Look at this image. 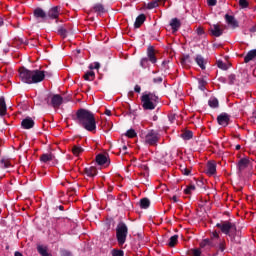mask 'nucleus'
<instances>
[{
	"label": "nucleus",
	"mask_w": 256,
	"mask_h": 256,
	"mask_svg": "<svg viewBox=\"0 0 256 256\" xmlns=\"http://www.w3.org/2000/svg\"><path fill=\"white\" fill-rule=\"evenodd\" d=\"M147 17L145 16V14H140L134 23V27L135 29H139V27H141V25H143V23H145Z\"/></svg>",
	"instance_id": "5701e85b"
},
{
	"label": "nucleus",
	"mask_w": 256,
	"mask_h": 256,
	"mask_svg": "<svg viewBox=\"0 0 256 256\" xmlns=\"http://www.w3.org/2000/svg\"><path fill=\"white\" fill-rule=\"evenodd\" d=\"M14 256H23V254H22L21 252H19V251H16V252L14 253Z\"/></svg>",
	"instance_id": "e2e57ef3"
},
{
	"label": "nucleus",
	"mask_w": 256,
	"mask_h": 256,
	"mask_svg": "<svg viewBox=\"0 0 256 256\" xmlns=\"http://www.w3.org/2000/svg\"><path fill=\"white\" fill-rule=\"evenodd\" d=\"M58 209H59L60 211H64L65 207H63V205H60V206H58Z\"/></svg>",
	"instance_id": "69168bd1"
},
{
	"label": "nucleus",
	"mask_w": 256,
	"mask_h": 256,
	"mask_svg": "<svg viewBox=\"0 0 256 256\" xmlns=\"http://www.w3.org/2000/svg\"><path fill=\"white\" fill-rule=\"evenodd\" d=\"M125 135L129 139H135V137H137V132H135V129L131 128V129L127 130Z\"/></svg>",
	"instance_id": "c9c22d12"
},
{
	"label": "nucleus",
	"mask_w": 256,
	"mask_h": 256,
	"mask_svg": "<svg viewBox=\"0 0 256 256\" xmlns=\"http://www.w3.org/2000/svg\"><path fill=\"white\" fill-rule=\"evenodd\" d=\"M162 67H163L164 71H167V69H169V61L164 60L162 62Z\"/></svg>",
	"instance_id": "864d4df0"
},
{
	"label": "nucleus",
	"mask_w": 256,
	"mask_h": 256,
	"mask_svg": "<svg viewBox=\"0 0 256 256\" xmlns=\"http://www.w3.org/2000/svg\"><path fill=\"white\" fill-rule=\"evenodd\" d=\"M196 33L197 35H205V30L203 29V27H198L196 29Z\"/></svg>",
	"instance_id": "603ef678"
},
{
	"label": "nucleus",
	"mask_w": 256,
	"mask_h": 256,
	"mask_svg": "<svg viewBox=\"0 0 256 256\" xmlns=\"http://www.w3.org/2000/svg\"><path fill=\"white\" fill-rule=\"evenodd\" d=\"M208 105L211 109H217L219 107V100L215 97L208 100Z\"/></svg>",
	"instance_id": "c756f323"
},
{
	"label": "nucleus",
	"mask_w": 256,
	"mask_h": 256,
	"mask_svg": "<svg viewBox=\"0 0 256 256\" xmlns=\"http://www.w3.org/2000/svg\"><path fill=\"white\" fill-rule=\"evenodd\" d=\"M226 23H228L233 29H237L239 27V22L235 19V16H231L229 14L225 15Z\"/></svg>",
	"instance_id": "6ab92c4d"
},
{
	"label": "nucleus",
	"mask_w": 256,
	"mask_h": 256,
	"mask_svg": "<svg viewBox=\"0 0 256 256\" xmlns=\"http://www.w3.org/2000/svg\"><path fill=\"white\" fill-rule=\"evenodd\" d=\"M0 163L4 167V169H9V167H11V162H9L8 159L3 158L0 160Z\"/></svg>",
	"instance_id": "a19ab883"
},
{
	"label": "nucleus",
	"mask_w": 256,
	"mask_h": 256,
	"mask_svg": "<svg viewBox=\"0 0 256 256\" xmlns=\"http://www.w3.org/2000/svg\"><path fill=\"white\" fill-rule=\"evenodd\" d=\"M127 235H129V228L125 222H119L116 227V239L119 247H123L127 241Z\"/></svg>",
	"instance_id": "20e7f679"
},
{
	"label": "nucleus",
	"mask_w": 256,
	"mask_h": 256,
	"mask_svg": "<svg viewBox=\"0 0 256 256\" xmlns=\"http://www.w3.org/2000/svg\"><path fill=\"white\" fill-rule=\"evenodd\" d=\"M181 63H191L190 56L188 54L184 55L181 59Z\"/></svg>",
	"instance_id": "8fccbe9b"
},
{
	"label": "nucleus",
	"mask_w": 256,
	"mask_h": 256,
	"mask_svg": "<svg viewBox=\"0 0 256 256\" xmlns=\"http://www.w3.org/2000/svg\"><path fill=\"white\" fill-rule=\"evenodd\" d=\"M206 175H209V177L215 175L217 173V163L215 161H208L206 165Z\"/></svg>",
	"instance_id": "9b49d317"
},
{
	"label": "nucleus",
	"mask_w": 256,
	"mask_h": 256,
	"mask_svg": "<svg viewBox=\"0 0 256 256\" xmlns=\"http://www.w3.org/2000/svg\"><path fill=\"white\" fill-rule=\"evenodd\" d=\"M195 62L197 63V65H199L200 69L205 70V58H203L201 55H197L195 58Z\"/></svg>",
	"instance_id": "bb28decb"
},
{
	"label": "nucleus",
	"mask_w": 256,
	"mask_h": 256,
	"mask_svg": "<svg viewBox=\"0 0 256 256\" xmlns=\"http://www.w3.org/2000/svg\"><path fill=\"white\" fill-rule=\"evenodd\" d=\"M200 247H201V249H204V247H217V243H215L213 240L207 238V239H204L200 243Z\"/></svg>",
	"instance_id": "393cba45"
},
{
	"label": "nucleus",
	"mask_w": 256,
	"mask_h": 256,
	"mask_svg": "<svg viewBox=\"0 0 256 256\" xmlns=\"http://www.w3.org/2000/svg\"><path fill=\"white\" fill-rule=\"evenodd\" d=\"M159 100V97L155 96V94L149 93V94H144L141 97L142 101V107L146 111H153L157 107V101Z\"/></svg>",
	"instance_id": "39448f33"
},
{
	"label": "nucleus",
	"mask_w": 256,
	"mask_h": 256,
	"mask_svg": "<svg viewBox=\"0 0 256 256\" xmlns=\"http://www.w3.org/2000/svg\"><path fill=\"white\" fill-rule=\"evenodd\" d=\"M85 173L87 174V177H95L97 175V168L94 166H91L89 168H85Z\"/></svg>",
	"instance_id": "c85d7f7f"
},
{
	"label": "nucleus",
	"mask_w": 256,
	"mask_h": 256,
	"mask_svg": "<svg viewBox=\"0 0 256 256\" xmlns=\"http://www.w3.org/2000/svg\"><path fill=\"white\" fill-rule=\"evenodd\" d=\"M209 32L212 37H221V35H223V29L219 24H213L209 28Z\"/></svg>",
	"instance_id": "f8f14e48"
},
{
	"label": "nucleus",
	"mask_w": 256,
	"mask_h": 256,
	"mask_svg": "<svg viewBox=\"0 0 256 256\" xmlns=\"http://www.w3.org/2000/svg\"><path fill=\"white\" fill-rule=\"evenodd\" d=\"M85 151V149L79 145H74L72 147V153L75 157H79V155H81V153H83Z\"/></svg>",
	"instance_id": "cd10ccee"
},
{
	"label": "nucleus",
	"mask_w": 256,
	"mask_h": 256,
	"mask_svg": "<svg viewBox=\"0 0 256 256\" xmlns=\"http://www.w3.org/2000/svg\"><path fill=\"white\" fill-rule=\"evenodd\" d=\"M35 19H42V21H47V13L43 8H36L33 12Z\"/></svg>",
	"instance_id": "4468645a"
},
{
	"label": "nucleus",
	"mask_w": 256,
	"mask_h": 256,
	"mask_svg": "<svg viewBox=\"0 0 256 256\" xmlns=\"http://www.w3.org/2000/svg\"><path fill=\"white\" fill-rule=\"evenodd\" d=\"M188 255L191 256H201V249L199 248H192L188 251Z\"/></svg>",
	"instance_id": "e433bc0d"
},
{
	"label": "nucleus",
	"mask_w": 256,
	"mask_h": 256,
	"mask_svg": "<svg viewBox=\"0 0 256 256\" xmlns=\"http://www.w3.org/2000/svg\"><path fill=\"white\" fill-rule=\"evenodd\" d=\"M182 139L185 141H189V139H193V131L188 130L181 134Z\"/></svg>",
	"instance_id": "72a5a7b5"
},
{
	"label": "nucleus",
	"mask_w": 256,
	"mask_h": 256,
	"mask_svg": "<svg viewBox=\"0 0 256 256\" xmlns=\"http://www.w3.org/2000/svg\"><path fill=\"white\" fill-rule=\"evenodd\" d=\"M235 149H236V151H239L241 149V145H239V144L236 145Z\"/></svg>",
	"instance_id": "338daca9"
},
{
	"label": "nucleus",
	"mask_w": 256,
	"mask_h": 256,
	"mask_svg": "<svg viewBox=\"0 0 256 256\" xmlns=\"http://www.w3.org/2000/svg\"><path fill=\"white\" fill-rule=\"evenodd\" d=\"M62 256H71V252L64 250L62 251Z\"/></svg>",
	"instance_id": "bf43d9fd"
},
{
	"label": "nucleus",
	"mask_w": 256,
	"mask_h": 256,
	"mask_svg": "<svg viewBox=\"0 0 256 256\" xmlns=\"http://www.w3.org/2000/svg\"><path fill=\"white\" fill-rule=\"evenodd\" d=\"M179 243V235H174L170 237L169 242H168V247H175Z\"/></svg>",
	"instance_id": "473e14b6"
},
{
	"label": "nucleus",
	"mask_w": 256,
	"mask_h": 256,
	"mask_svg": "<svg viewBox=\"0 0 256 256\" xmlns=\"http://www.w3.org/2000/svg\"><path fill=\"white\" fill-rule=\"evenodd\" d=\"M57 33L62 37L63 39H66L67 35H69V30H67V26H58Z\"/></svg>",
	"instance_id": "b1692460"
},
{
	"label": "nucleus",
	"mask_w": 256,
	"mask_h": 256,
	"mask_svg": "<svg viewBox=\"0 0 256 256\" xmlns=\"http://www.w3.org/2000/svg\"><path fill=\"white\" fill-rule=\"evenodd\" d=\"M140 137L142 139H145V143L147 145L154 146V145H157V143H159V133L157 131H155V130H149L147 132V134L142 132L140 134Z\"/></svg>",
	"instance_id": "423d86ee"
},
{
	"label": "nucleus",
	"mask_w": 256,
	"mask_h": 256,
	"mask_svg": "<svg viewBox=\"0 0 256 256\" xmlns=\"http://www.w3.org/2000/svg\"><path fill=\"white\" fill-rule=\"evenodd\" d=\"M100 67H101V64L99 62H94V65L91 64L89 66V69H100Z\"/></svg>",
	"instance_id": "3c124183"
},
{
	"label": "nucleus",
	"mask_w": 256,
	"mask_h": 256,
	"mask_svg": "<svg viewBox=\"0 0 256 256\" xmlns=\"http://www.w3.org/2000/svg\"><path fill=\"white\" fill-rule=\"evenodd\" d=\"M74 121L90 133H95L97 131V120H95V114L85 108H80L76 111Z\"/></svg>",
	"instance_id": "f257e3e1"
},
{
	"label": "nucleus",
	"mask_w": 256,
	"mask_h": 256,
	"mask_svg": "<svg viewBox=\"0 0 256 256\" xmlns=\"http://www.w3.org/2000/svg\"><path fill=\"white\" fill-rule=\"evenodd\" d=\"M150 206H151V201L149 200V198H142L140 200L141 209H149Z\"/></svg>",
	"instance_id": "7c9ffc66"
},
{
	"label": "nucleus",
	"mask_w": 256,
	"mask_h": 256,
	"mask_svg": "<svg viewBox=\"0 0 256 256\" xmlns=\"http://www.w3.org/2000/svg\"><path fill=\"white\" fill-rule=\"evenodd\" d=\"M91 11H94V13L101 15V13H105V6H103V4L101 3H97L92 7Z\"/></svg>",
	"instance_id": "a878e982"
},
{
	"label": "nucleus",
	"mask_w": 256,
	"mask_h": 256,
	"mask_svg": "<svg viewBox=\"0 0 256 256\" xmlns=\"http://www.w3.org/2000/svg\"><path fill=\"white\" fill-rule=\"evenodd\" d=\"M159 1H154L148 3L147 9H155L156 7H159Z\"/></svg>",
	"instance_id": "a18cd8bd"
},
{
	"label": "nucleus",
	"mask_w": 256,
	"mask_h": 256,
	"mask_svg": "<svg viewBox=\"0 0 256 256\" xmlns=\"http://www.w3.org/2000/svg\"><path fill=\"white\" fill-rule=\"evenodd\" d=\"M153 83H163V77H156L153 79Z\"/></svg>",
	"instance_id": "4d7b16f0"
},
{
	"label": "nucleus",
	"mask_w": 256,
	"mask_h": 256,
	"mask_svg": "<svg viewBox=\"0 0 256 256\" xmlns=\"http://www.w3.org/2000/svg\"><path fill=\"white\" fill-rule=\"evenodd\" d=\"M170 27H171L173 33H177V31H179V29H181V20L178 18H173L170 21Z\"/></svg>",
	"instance_id": "a211bd4d"
},
{
	"label": "nucleus",
	"mask_w": 256,
	"mask_h": 256,
	"mask_svg": "<svg viewBox=\"0 0 256 256\" xmlns=\"http://www.w3.org/2000/svg\"><path fill=\"white\" fill-rule=\"evenodd\" d=\"M22 129H33L35 127V121L31 117H27L21 122Z\"/></svg>",
	"instance_id": "2eb2a0df"
},
{
	"label": "nucleus",
	"mask_w": 256,
	"mask_h": 256,
	"mask_svg": "<svg viewBox=\"0 0 256 256\" xmlns=\"http://www.w3.org/2000/svg\"><path fill=\"white\" fill-rule=\"evenodd\" d=\"M3 25V18L0 17V27Z\"/></svg>",
	"instance_id": "774afa93"
},
{
	"label": "nucleus",
	"mask_w": 256,
	"mask_h": 256,
	"mask_svg": "<svg viewBox=\"0 0 256 256\" xmlns=\"http://www.w3.org/2000/svg\"><path fill=\"white\" fill-rule=\"evenodd\" d=\"M251 164V160H249V157L241 158L237 163V170L238 173H243L247 167Z\"/></svg>",
	"instance_id": "9d476101"
},
{
	"label": "nucleus",
	"mask_w": 256,
	"mask_h": 256,
	"mask_svg": "<svg viewBox=\"0 0 256 256\" xmlns=\"http://www.w3.org/2000/svg\"><path fill=\"white\" fill-rule=\"evenodd\" d=\"M207 4L210 7H215V5H217V0H207Z\"/></svg>",
	"instance_id": "5fc2aeb1"
},
{
	"label": "nucleus",
	"mask_w": 256,
	"mask_h": 256,
	"mask_svg": "<svg viewBox=\"0 0 256 256\" xmlns=\"http://www.w3.org/2000/svg\"><path fill=\"white\" fill-rule=\"evenodd\" d=\"M19 78L21 79L22 83H26L27 85L41 83V81L45 80V71L29 70L25 67H20Z\"/></svg>",
	"instance_id": "f03ea898"
},
{
	"label": "nucleus",
	"mask_w": 256,
	"mask_h": 256,
	"mask_svg": "<svg viewBox=\"0 0 256 256\" xmlns=\"http://www.w3.org/2000/svg\"><path fill=\"white\" fill-rule=\"evenodd\" d=\"M229 121H231V116L225 112L221 113L217 117V123L218 125H221V127H227V125H229Z\"/></svg>",
	"instance_id": "1a4fd4ad"
},
{
	"label": "nucleus",
	"mask_w": 256,
	"mask_h": 256,
	"mask_svg": "<svg viewBox=\"0 0 256 256\" xmlns=\"http://www.w3.org/2000/svg\"><path fill=\"white\" fill-rule=\"evenodd\" d=\"M239 5L242 9H247V7H249V2L247 0H239Z\"/></svg>",
	"instance_id": "49530a36"
},
{
	"label": "nucleus",
	"mask_w": 256,
	"mask_h": 256,
	"mask_svg": "<svg viewBox=\"0 0 256 256\" xmlns=\"http://www.w3.org/2000/svg\"><path fill=\"white\" fill-rule=\"evenodd\" d=\"M62 27H66V31H69V34H73V28L69 24H64Z\"/></svg>",
	"instance_id": "6e6d98bb"
},
{
	"label": "nucleus",
	"mask_w": 256,
	"mask_h": 256,
	"mask_svg": "<svg viewBox=\"0 0 256 256\" xmlns=\"http://www.w3.org/2000/svg\"><path fill=\"white\" fill-rule=\"evenodd\" d=\"M146 59H148L150 61V63H152L153 65H155V63H157L156 51H155V48L153 46H149L147 48V57H146Z\"/></svg>",
	"instance_id": "ddd939ff"
},
{
	"label": "nucleus",
	"mask_w": 256,
	"mask_h": 256,
	"mask_svg": "<svg viewBox=\"0 0 256 256\" xmlns=\"http://www.w3.org/2000/svg\"><path fill=\"white\" fill-rule=\"evenodd\" d=\"M217 67L219 68V69H227V64H225V62H223V61H221V60H219L218 62H217Z\"/></svg>",
	"instance_id": "09e8293b"
},
{
	"label": "nucleus",
	"mask_w": 256,
	"mask_h": 256,
	"mask_svg": "<svg viewBox=\"0 0 256 256\" xmlns=\"http://www.w3.org/2000/svg\"><path fill=\"white\" fill-rule=\"evenodd\" d=\"M172 201H174V203H177V201H178V200H177V196H173V197H172Z\"/></svg>",
	"instance_id": "0e129e2a"
},
{
	"label": "nucleus",
	"mask_w": 256,
	"mask_h": 256,
	"mask_svg": "<svg viewBox=\"0 0 256 256\" xmlns=\"http://www.w3.org/2000/svg\"><path fill=\"white\" fill-rule=\"evenodd\" d=\"M44 101L48 106H51L54 109H59V107L63 105V97L59 94H48Z\"/></svg>",
	"instance_id": "0eeeda50"
},
{
	"label": "nucleus",
	"mask_w": 256,
	"mask_h": 256,
	"mask_svg": "<svg viewBox=\"0 0 256 256\" xmlns=\"http://www.w3.org/2000/svg\"><path fill=\"white\" fill-rule=\"evenodd\" d=\"M250 61H256V49L248 51L244 57V63H250Z\"/></svg>",
	"instance_id": "aec40b11"
},
{
	"label": "nucleus",
	"mask_w": 256,
	"mask_h": 256,
	"mask_svg": "<svg viewBox=\"0 0 256 256\" xmlns=\"http://www.w3.org/2000/svg\"><path fill=\"white\" fill-rule=\"evenodd\" d=\"M83 79L85 81H94L95 80V72L94 71H88L83 75Z\"/></svg>",
	"instance_id": "2f4dec72"
},
{
	"label": "nucleus",
	"mask_w": 256,
	"mask_h": 256,
	"mask_svg": "<svg viewBox=\"0 0 256 256\" xmlns=\"http://www.w3.org/2000/svg\"><path fill=\"white\" fill-rule=\"evenodd\" d=\"M112 256H125V252L119 249H113L111 251Z\"/></svg>",
	"instance_id": "79ce46f5"
},
{
	"label": "nucleus",
	"mask_w": 256,
	"mask_h": 256,
	"mask_svg": "<svg viewBox=\"0 0 256 256\" xmlns=\"http://www.w3.org/2000/svg\"><path fill=\"white\" fill-rule=\"evenodd\" d=\"M210 240L214 243H217V241L221 240V238L219 237V233H217V231H214L210 236Z\"/></svg>",
	"instance_id": "ea45409f"
},
{
	"label": "nucleus",
	"mask_w": 256,
	"mask_h": 256,
	"mask_svg": "<svg viewBox=\"0 0 256 256\" xmlns=\"http://www.w3.org/2000/svg\"><path fill=\"white\" fill-rule=\"evenodd\" d=\"M41 163H49V161H55V155L53 153H45L40 156Z\"/></svg>",
	"instance_id": "412c9836"
},
{
	"label": "nucleus",
	"mask_w": 256,
	"mask_h": 256,
	"mask_svg": "<svg viewBox=\"0 0 256 256\" xmlns=\"http://www.w3.org/2000/svg\"><path fill=\"white\" fill-rule=\"evenodd\" d=\"M206 85H207V81H206L205 79L200 78V79L198 80V88L200 89V91H205Z\"/></svg>",
	"instance_id": "f704fd0d"
},
{
	"label": "nucleus",
	"mask_w": 256,
	"mask_h": 256,
	"mask_svg": "<svg viewBox=\"0 0 256 256\" xmlns=\"http://www.w3.org/2000/svg\"><path fill=\"white\" fill-rule=\"evenodd\" d=\"M140 67H142V69H147V67H149V58H142L140 61Z\"/></svg>",
	"instance_id": "58836bf2"
},
{
	"label": "nucleus",
	"mask_w": 256,
	"mask_h": 256,
	"mask_svg": "<svg viewBox=\"0 0 256 256\" xmlns=\"http://www.w3.org/2000/svg\"><path fill=\"white\" fill-rule=\"evenodd\" d=\"M235 80H236L235 74H230L228 76L229 85H234L235 84Z\"/></svg>",
	"instance_id": "de8ad7c7"
},
{
	"label": "nucleus",
	"mask_w": 256,
	"mask_h": 256,
	"mask_svg": "<svg viewBox=\"0 0 256 256\" xmlns=\"http://www.w3.org/2000/svg\"><path fill=\"white\" fill-rule=\"evenodd\" d=\"M37 251L39 254H41L42 256H49V252H47V248L43 247V246H38L37 247Z\"/></svg>",
	"instance_id": "4c0bfd02"
},
{
	"label": "nucleus",
	"mask_w": 256,
	"mask_h": 256,
	"mask_svg": "<svg viewBox=\"0 0 256 256\" xmlns=\"http://www.w3.org/2000/svg\"><path fill=\"white\" fill-rule=\"evenodd\" d=\"M174 119H175V114H172L169 116V121H171V123H173Z\"/></svg>",
	"instance_id": "680f3d73"
},
{
	"label": "nucleus",
	"mask_w": 256,
	"mask_h": 256,
	"mask_svg": "<svg viewBox=\"0 0 256 256\" xmlns=\"http://www.w3.org/2000/svg\"><path fill=\"white\" fill-rule=\"evenodd\" d=\"M0 115L1 117H4V115H7V104L5 102V97H0Z\"/></svg>",
	"instance_id": "4be33fe9"
},
{
	"label": "nucleus",
	"mask_w": 256,
	"mask_h": 256,
	"mask_svg": "<svg viewBox=\"0 0 256 256\" xmlns=\"http://www.w3.org/2000/svg\"><path fill=\"white\" fill-rule=\"evenodd\" d=\"M134 91H135V93H141V86L135 85Z\"/></svg>",
	"instance_id": "13d9d810"
},
{
	"label": "nucleus",
	"mask_w": 256,
	"mask_h": 256,
	"mask_svg": "<svg viewBox=\"0 0 256 256\" xmlns=\"http://www.w3.org/2000/svg\"><path fill=\"white\" fill-rule=\"evenodd\" d=\"M192 191H195V185L187 186V188L184 189L186 195H191Z\"/></svg>",
	"instance_id": "c03bdc74"
},
{
	"label": "nucleus",
	"mask_w": 256,
	"mask_h": 256,
	"mask_svg": "<svg viewBox=\"0 0 256 256\" xmlns=\"http://www.w3.org/2000/svg\"><path fill=\"white\" fill-rule=\"evenodd\" d=\"M104 113H105V115H107L108 117H111V115H112L111 110H109V109H106Z\"/></svg>",
	"instance_id": "052dcab7"
},
{
	"label": "nucleus",
	"mask_w": 256,
	"mask_h": 256,
	"mask_svg": "<svg viewBox=\"0 0 256 256\" xmlns=\"http://www.w3.org/2000/svg\"><path fill=\"white\" fill-rule=\"evenodd\" d=\"M216 227L220 229V231L224 235H228L230 237L231 243H239L236 237L239 235V231H237V225L231 221H222L216 224Z\"/></svg>",
	"instance_id": "7ed1b4c3"
},
{
	"label": "nucleus",
	"mask_w": 256,
	"mask_h": 256,
	"mask_svg": "<svg viewBox=\"0 0 256 256\" xmlns=\"http://www.w3.org/2000/svg\"><path fill=\"white\" fill-rule=\"evenodd\" d=\"M47 19H59L61 15V6H54L46 13Z\"/></svg>",
	"instance_id": "6e6552de"
},
{
	"label": "nucleus",
	"mask_w": 256,
	"mask_h": 256,
	"mask_svg": "<svg viewBox=\"0 0 256 256\" xmlns=\"http://www.w3.org/2000/svg\"><path fill=\"white\" fill-rule=\"evenodd\" d=\"M180 171L183 173V175H191V170L186 168L185 165H180Z\"/></svg>",
	"instance_id": "37998d69"
},
{
	"label": "nucleus",
	"mask_w": 256,
	"mask_h": 256,
	"mask_svg": "<svg viewBox=\"0 0 256 256\" xmlns=\"http://www.w3.org/2000/svg\"><path fill=\"white\" fill-rule=\"evenodd\" d=\"M96 163L98 165H109L111 161H109V158L105 154H98L96 155Z\"/></svg>",
	"instance_id": "f3484780"
},
{
	"label": "nucleus",
	"mask_w": 256,
	"mask_h": 256,
	"mask_svg": "<svg viewBox=\"0 0 256 256\" xmlns=\"http://www.w3.org/2000/svg\"><path fill=\"white\" fill-rule=\"evenodd\" d=\"M214 249H217V253H224L225 249H227V242L225 239H220L216 241V246H212Z\"/></svg>",
	"instance_id": "dca6fc26"
}]
</instances>
